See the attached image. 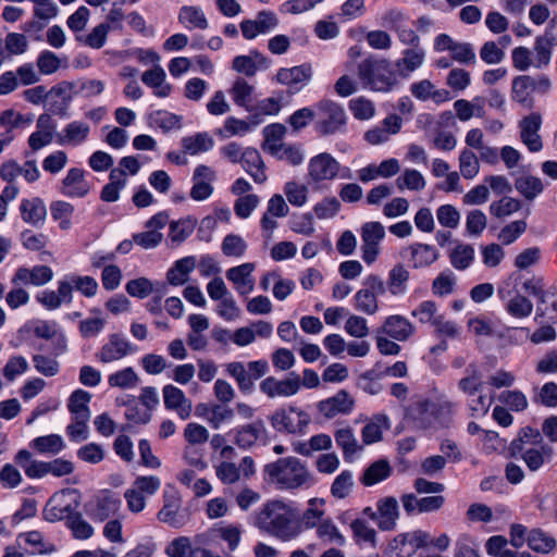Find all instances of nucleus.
Here are the masks:
<instances>
[{
	"label": "nucleus",
	"instance_id": "obj_1",
	"mask_svg": "<svg viewBox=\"0 0 557 557\" xmlns=\"http://www.w3.org/2000/svg\"><path fill=\"white\" fill-rule=\"evenodd\" d=\"M253 524L261 532L283 542L297 537L300 528L295 522L294 510L282 500H269L255 515Z\"/></svg>",
	"mask_w": 557,
	"mask_h": 557
},
{
	"label": "nucleus",
	"instance_id": "obj_2",
	"mask_svg": "<svg viewBox=\"0 0 557 557\" xmlns=\"http://www.w3.org/2000/svg\"><path fill=\"white\" fill-rule=\"evenodd\" d=\"M264 472L278 490H298L312 484L307 466L296 457L280 458L265 466Z\"/></svg>",
	"mask_w": 557,
	"mask_h": 557
},
{
	"label": "nucleus",
	"instance_id": "obj_3",
	"mask_svg": "<svg viewBox=\"0 0 557 557\" xmlns=\"http://www.w3.org/2000/svg\"><path fill=\"white\" fill-rule=\"evenodd\" d=\"M357 76L363 88L374 92H391L398 85L397 74L386 59L362 60L358 64Z\"/></svg>",
	"mask_w": 557,
	"mask_h": 557
},
{
	"label": "nucleus",
	"instance_id": "obj_4",
	"mask_svg": "<svg viewBox=\"0 0 557 557\" xmlns=\"http://www.w3.org/2000/svg\"><path fill=\"white\" fill-rule=\"evenodd\" d=\"M269 421L280 433L302 434L310 423V416L295 406H288L276 409L269 417Z\"/></svg>",
	"mask_w": 557,
	"mask_h": 557
},
{
	"label": "nucleus",
	"instance_id": "obj_5",
	"mask_svg": "<svg viewBox=\"0 0 557 557\" xmlns=\"http://www.w3.org/2000/svg\"><path fill=\"white\" fill-rule=\"evenodd\" d=\"M318 111L317 129L321 135H332L344 129L347 117L341 104L332 100H322L318 103Z\"/></svg>",
	"mask_w": 557,
	"mask_h": 557
},
{
	"label": "nucleus",
	"instance_id": "obj_6",
	"mask_svg": "<svg viewBox=\"0 0 557 557\" xmlns=\"http://www.w3.org/2000/svg\"><path fill=\"white\" fill-rule=\"evenodd\" d=\"M342 171L341 163L329 152H321L308 162V181L321 184L336 180Z\"/></svg>",
	"mask_w": 557,
	"mask_h": 557
},
{
	"label": "nucleus",
	"instance_id": "obj_7",
	"mask_svg": "<svg viewBox=\"0 0 557 557\" xmlns=\"http://www.w3.org/2000/svg\"><path fill=\"white\" fill-rule=\"evenodd\" d=\"M385 293V284L377 275H369L363 282V288L355 295V308L366 314H375L379 310L377 295Z\"/></svg>",
	"mask_w": 557,
	"mask_h": 557
},
{
	"label": "nucleus",
	"instance_id": "obj_8",
	"mask_svg": "<svg viewBox=\"0 0 557 557\" xmlns=\"http://www.w3.org/2000/svg\"><path fill=\"white\" fill-rule=\"evenodd\" d=\"M360 235L362 242V260L367 264H372L380 255V243L385 237V228L380 222H367L361 226Z\"/></svg>",
	"mask_w": 557,
	"mask_h": 557
},
{
	"label": "nucleus",
	"instance_id": "obj_9",
	"mask_svg": "<svg viewBox=\"0 0 557 557\" xmlns=\"http://www.w3.org/2000/svg\"><path fill=\"white\" fill-rule=\"evenodd\" d=\"M160 522L178 529L186 524L188 516L182 508V497L175 490L165 491L162 508L157 513Z\"/></svg>",
	"mask_w": 557,
	"mask_h": 557
},
{
	"label": "nucleus",
	"instance_id": "obj_10",
	"mask_svg": "<svg viewBox=\"0 0 557 557\" xmlns=\"http://www.w3.org/2000/svg\"><path fill=\"white\" fill-rule=\"evenodd\" d=\"M300 386V377L297 374H293L284 380L268 376L261 381L260 391L270 398L290 397L299 392Z\"/></svg>",
	"mask_w": 557,
	"mask_h": 557
},
{
	"label": "nucleus",
	"instance_id": "obj_11",
	"mask_svg": "<svg viewBox=\"0 0 557 557\" xmlns=\"http://www.w3.org/2000/svg\"><path fill=\"white\" fill-rule=\"evenodd\" d=\"M542 126V115L539 112H532L519 122L521 141L531 152H539L543 148V141L539 134Z\"/></svg>",
	"mask_w": 557,
	"mask_h": 557
},
{
	"label": "nucleus",
	"instance_id": "obj_12",
	"mask_svg": "<svg viewBox=\"0 0 557 557\" xmlns=\"http://www.w3.org/2000/svg\"><path fill=\"white\" fill-rule=\"evenodd\" d=\"M512 455L520 454L522 460L530 471H537L543 465L549 462L553 456V448L542 442L534 447L520 446L518 443H511Z\"/></svg>",
	"mask_w": 557,
	"mask_h": 557
},
{
	"label": "nucleus",
	"instance_id": "obj_13",
	"mask_svg": "<svg viewBox=\"0 0 557 557\" xmlns=\"http://www.w3.org/2000/svg\"><path fill=\"white\" fill-rule=\"evenodd\" d=\"M267 436L268 430L261 419L233 430L234 443L242 449L251 448L258 442L264 441Z\"/></svg>",
	"mask_w": 557,
	"mask_h": 557
},
{
	"label": "nucleus",
	"instance_id": "obj_14",
	"mask_svg": "<svg viewBox=\"0 0 557 557\" xmlns=\"http://www.w3.org/2000/svg\"><path fill=\"white\" fill-rule=\"evenodd\" d=\"M422 413L426 414L425 419L432 417L429 424L442 428L448 426L453 421L456 405L447 398H438L435 401H425L421 405Z\"/></svg>",
	"mask_w": 557,
	"mask_h": 557
},
{
	"label": "nucleus",
	"instance_id": "obj_15",
	"mask_svg": "<svg viewBox=\"0 0 557 557\" xmlns=\"http://www.w3.org/2000/svg\"><path fill=\"white\" fill-rule=\"evenodd\" d=\"M162 396L164 407L175 411L181 420H187L190 417L193 411L191 400L186 397L181 388L168 384L162 388Z\"/></svg>",
	"mask_w": 557,
	"mask_h": 557
},
{
	"label": "nucleus",
	"instance_id": "obj_16",
	"mask_svg": "<svg viewBox=\"0 0 557 557\" xmlns=\"http://www.w3.org/2000/svg\"><path fill=\"white\" fill-rule=\"evenodd\" d=\"M354 405V398L346 391L342 389L334 396L319 401L317 407L325 419H332L337 414L350 413Z\"/></svg>",
	"mask_w": 557,
	"mask_h": 557
},
{
	"label": "nucleus",
	"instance_id": "obj_17",
	"mask_svg": "<svg viewBox=\"0 0 557 557\" xmlns=\"http://www.w3.org/2000/svg\"><path fill=\"white\" fill-rule=\"evenodd\" d=\"M277 17L271 11H261L255 20H244L240 30L246 39H253L260 34H267L277 26Z\"/></svg>",
	"mask_w": 557,
	"mask_h": 557
},
{
	"label": "nucleus",
	"instance_id": "obj_18",
	"mask_svg": "<svg viewBox=\"0 0 557 557\" xmlns=\"http://www.w3.org/2000/svg\"><path fill=\"white\" fill-rule=\"evenodd\" d=\"M89 190L90 186L85 178V173L78 168L70 169L61 182V194L70 198H83Z\"/></svg>",
	"mask_w": 557,
	"mask_h": 557
},
{
	"label": "nucleus",
	"instance_id": "obj_19",
	"mask_svg": "<svg viewBox=\"0 0 557 557\" xmlns=\"http://www.w3.org/2000/svg\"><path fill=\"white\" fill-rule=\"evenodd\" d=\"M377 331L394 341L405 342L414 333V326L407 318L400 314H393L384 320Z\"/></svg>",
	"mask_w": 557,
	"mask_h": 557
},
{
	"label": "nucleus",
	"instance_id": "obj_20",
	"mask_svg": "<svg viewBox=\"0 0 557 557\" xmlns=\"http://www.w3.org/2000/svg\"><path fill=\"white\" fill-rule=\"evenodd\" d=\"M133 351L132 345L119 334H112L96 357L103 363L117 361Z\"/></svg>",
	"mask_w": 557,
	"mask_h": 557
},
{
	"label": "nucleus",
	"instance_id": "obj_21",
	"mask_svg": "<svg viewBox=\"0 0 557 557\" xmlns=\"http://www.w3.org/2000/svg\"><path fill=\"white\" fill-rule=\"evenodd\" d=\"M377 527L382 531H392L396 528L399 518L398 502L393 496L380 498L376 502Z\"/></svg>",
	"mask_w": 557,
	"mask_h": 557
},
{
	"label": "nucleus",
	"instance_id": "obj_22",
	"mask_svg": "<svg viewBox=\"0 0 557 557\" xmlns=\"http://www.w3.org/2000/svg\"><path fill=\"white\" fill-rule=\"evenodd\" d=\"M255 270L253 263H243L226 271V277L230 280L240 295H247L253 290L255 281L251 273Z\"/></svg>",
	"mask_w": 557,
	"mask_h": 557
},
{
	"label": "nucleus",
	"instance_id": "obj_23",
	"mask_svg": "<svg viewBox=\"0 0 557 557\" xmlns=\"http://www.w3.org/2000/svg\"><path fill=\"white\" fill-rule=\"evenodd\" d=\"M52 270L47 265H37L33 269L20 268L12 280V283L18 285H35L41 286L52 278Z\"/></svg>",
	"mask_w": 557,
	"mask_h": 557
},
{
	"label": "nucleus",
	"instance_id": "obj_24",
	"mask_svg": "<svg viewBox=\"0 0 557 557\" xmlns=\"http://www.w3.org/2000/svg\"><path fill=\"white\" fill-rule=\"evenodd\" d=\"M536 88V82L528 75L517 76L512 79L511 99L527 108L533 106L532 92Z\"/></svg>",
	"mask_w": 557,
	"mask_h": 557
},
{
	"label": "nucleus",
	"instance_id": "obj_25",
	"mask_svg": "<svg viewBox=\"0 0 557 557\" xmlns=\"http://www.w3.org/2000/svg\"><path fill=\"white\" fill-rule=\"evenodd\" d=\"M143 83L153 89L157 97L165 98L172 91V85L166 83L165 71L160 65H154L141 75Z\"/></svg>",
	"mask_w": 557,
	"mask_h": 557
},
{
	"label": "nucleus",
	"instance_id": "obj_26",
	"mask_svg": "<svg viewBox=\"0 0 557 557\" xmlns=\"http://www.w3.org/2000/svg\"><path fill=\"white\" fill-rule=\"evenodd\" d=\"M22 219L25 223L37 226L45 222L47 209L40 198L23 199L20 205Z\"/></svg>",
	"mask_w": 557,
	"mask_h": 557
},
{
	"label": "nucleus",
	"instance_id": "obj_27",
	"mask_svg": "<svg viewBox=\"0 0 557 557\" xmlns=\"http://www.w3.org/2000/svg\"><path fill=\"white\" fill-rule=\"evenodd\" d=\"M240 162L244 170L257 184H262L267 181L265 165L257 149L251 147L245 148V153Z\"/></svg>",
	"mask_w": 557,
	"mask_h": 557
},
{
	"label": "nucleus",
	"instance_id": "obj_28",
	"mask_svg": "<svg viewBox=\"0 0 557 557\" xmlns=\"http://www.w3.org/2000/svg\"><path fill=\"white\" fill-rule=\"evenodd\" d=\"M89 132L88 124L81 121L71 122L59 135L58 143L63 146H78L87 139Z\"/></svg>",
	"mask_w": 557,
	"mask_h": 557
},
{
	"label": "nucleus",
	"instance_id": "obj_29",
	"mask_svg": "<svg viewBox=\"0 0 557 557\" xmlns=\"http://www.w3.org/2000/svg\"><path fill=\"white\" fill-rule=\"evenodd\" d=\"M483 384L482 372L476 364L471 363L467 367L466 375L458 381L457 386L466 396L473 397L482 391Z\"/></svg>",
	"mask_w": 557,
	"mask_h": 557
},
{
	"label": "nucleus",
	"instance_id": "obj_30",
	"mask_svg": "<svg viewBox=\"0 0 557 557\" xmlns=\"http://www.w3.org/2000/svg\"><path fill=\"white\" fill-rule=\"evenodd\" d=\"M180 23L187 29H207L209 26L208 20L203 11L199 7L184 5L178 13Z\"/></svg>",
	"mask_w": 557,
	"mask_h": 557
},
{
	"label": "nucleus",
	"instance_id": "obj_31",
	"mask_svg": "<svg viewBox=\"0 0 557 557\" xmlns=\"http://www.w3.org/2000/svg\"><path fill=\"white\" fill-rule=\"evenodd\" d=\"M412 267L425 268L434 263L438 258L437 250L428 244H413L409 248Z\"/></svg>",
	"mask_w": 557,
	"mask_h": 557
},
{
	"label": "nucleus",
	"instance_id": "obj_32",
	"mask_svg": "<svg viewBox=\"0 0 557 557\" xmlns=\"http://www.w3.org/2000/svg\"><path fill=\"white\" fill-rule=\"evenodd\" d=\"M554 41L555 38L548 34L535 38L532 58L534 67L542 69L549 64Z\"/></svg>",
	"mask_w": 557,
	"mask_h": 557
},
{
	"label": "nucleus",
	"instance_id": "obj_33",
	"mask_svg": "<svg viewBox=\"0 0 557 557\" xmlns=\"http://www.w3.org/2000/svg\"><path fill=\"white\" fill-rule=\"evenodd\" d=\"M334 438L337 446L342 449L345 458L351 457L362 450V445L358 443L354 430L350 426L336 430Z\"/></svg>",
	"mask_w": 557,
	"mask_h": 557
},
{
	"label": "nucleus",
	"instance_id": "obj_34",
	"mask_svg": "<svg viewBox=\"0 0 557 557\" xmlns=\"http://www.w3.org/2000/svg\"><path fill=\"white\" fill-rule=\"evenodd\" d=\"M392 473V468L387 460L380 459L371 463L363 472L360 481L364 486H372L386 480Z\"/></svg>",
	"mask_w": 557,
	"mask_h": 557
},
{
	"label": "nucleus",
	"instance_id": "obj_35",
	"mask_svg": "<svg viewBox=\"0 0 557 557\" xmlns=\"http://www.w3.org/2000/svg\"><path fill=\"white\" fill-rule=\"evenodd\" d=\"M410 273L405 265L398 263L394 265L387 276L386 286L388 292L393 296H398L407 290V283L409 281Z\"/></svg>",
	"mask_w": 557,
	"mask_h": 557
},
{
	"label": "nucleus",
	"instance_id": "obj_36",
	"mask_svg": "<svg viewBox=\"0 0 557 557\" xmlns=\"http://www.w3.org/2000/svg\"><path fill=\"white\" fill-rule=\"evenodd\" d=\"M311 67L306 64L289 69H280L276 74V81L280 84L293 86L308 82L311 78Z\"/></svg>",
	"mask_w": 557,
	"mask_h": 557
},
{
	"label": "nucleus",
	"instance_id": "obj_37",
	"mask_svg": "<svg viewBox=\"0 0 557 557\" xmlns=\"http://www.w3.org/2000/svg\"><path fill=\"white\" fill-rule=\"evenodd\" d=\"M110 183L106 184L101 190L100 198L106 202H113L119 200L120 190L126 185L124 171L112 169L109 175Z\"/></svg>",
	"mask_w": 557,
	"mask_h": 557
},
{
	"label": "nucleus",
	"instance_id": "obj_38",
	"mask_svg": "<svg viewBox=\"0 0 557 557\" xmlns=\"http://www.w3.org/2000/svg\"><path fill=\"white\" fill-rule=\"evenodd\" d=\"M527 544L533 552L549 554L556 547V540L541 529H533L527 536Z\"/></svg>",
	"mask_w": 557,
	"mask_h": 557
},
{
	"label": "nucleus",
	"instance_id": "obj_39",
	"mask_svg": "<svg viewBox=\"0 0 557 557\" xmlns=\"http://www.w3.org/2000/svg\"><path fill=\"white\" fill-rule=\"evenodd\" d=\"M195 257H185L175 262L173 268L168 271L166 278L171 285H183L188 274L195 269Z\"/></svg>",
	"mask_w": 557,
	"mask_h": 557
},
{
	"label": "nucleus",
	"instance_id": "obj_40",
	"mask_svg": "<svg viewBox=\"0 0 557 557\" xmlns=\"http://www.w3.org/2000/svg\"><path fill=\"white\" fill-rule=\"evenodd\" d=\"M213 145V138L208 133H198L182 139L184 152L190 156L209 151Z\"/></svg>",
	"mask_w": 557,
	"mask_h": 557
},
{
	"label": "nucleus",
	"instance_id": "obj_41",
	"mask_svg": "<svg viewBox=\"0 0 557 557\" xmlns=\"http://www.w3.org/2000/svg\"><path fill=\"white\" fill-rule=\"evenodd\" d=\"M324 505L325 500L323 498L309 499L308 507L301 516V523L306 529L317 528L324 520Z\"/></svg>",
	"mask_w": 557,
	"mask_h": 557
},
{
	"label": "nucleus",
	"instance_id": "obj_42",
	"mask_svg": "<svg viewBox=\"0 0 557 557\" xmlns=\"http://www.w3.org/2000/svg\"><path fill=\"white\" fill-rule=\"evenodd\" d=\"M505 310L509 315L516 319H524L531 315L533 311V304L529 298L517 293L507 299Z\"/></svg>",
	"mask_w": 557,
	"mask_h": 557
},
{
	"label": "nucleus",
	"instance_id": "obj_43",
	"mask_svg": "<svg viewBox=\"0 0 557 557\" xmlns=\"http://www.w3.org/2000/svg\"><path fill=\"white\" fill-rule=\"evenodd\" d=\"M395 184L399 190L420 191L425 188L426 182L424 176L414 169H406L396 178Z\"/></svg>",
	"mask_w": 557,
	"mask_h": 557
},
{
	"label": "nucleus",
	"instance_id": "obj_44",
	"mask_svg": "<svg viewBox=\"0 0 557 557\" xmlns=\"http://www.w3.org/2000/svg\"><path fill=\"white\" fill-rule=\"evenodd\" d=\"M30 446L40 454L57 455L65 447L63 438L58 434H50L36 437Z\"/></svg>",
	"mask_w": 557,
	"mask_h": 557
},
{
	"label": "nucleus",
	"instance_id": "obj_45",
	"mask_svg": "<svg viewBox=\"0 0 557 557\" xmlns=\"http://www.w3.org/2000/svg\"><path fill=\"white\" fill-rule=\"evenodd\" d=\"M51 218L59 223L62 231H67L72 227V215L74 207L66 201L57 200L50 205Z\"/></svg>",
	"mask_w": 557,
	"mask_h": 557
},
{
	"label": "nucleus",
	"instance_id": "obj_46",
	"mask_svg": "<svg viewBox=\"0 0 557 557\" xmlns=\"http://www.w3.org/2000/svg\"><path fill=\"white\" fill-rule=\"evenodd\" d=\"M253 91L255 87L252 85L248 84L244 78H237L234 82L230 94L237 106L252 111V109L249 108V104L252 101Z\"/></svg>",
	"mask_w": 557,
	"mask_h": 557
},
{
	"label": "nucleus",
	"instance_id": "obj_47",
	"mask_svg": "<svg viewBox=\"0 0 557 557\" xmlns=\"http://www.w3.org/2000/svg\"><path fill=\"white\" fill-rule=\"evenodd\" d=\"M515 187L528 200H533L544 189L541 178L532 175L518 177L515 182Z\"/></svg>",
	"mask_w": 557,
	"mask_h": 557
},
{
	"label": "nucleus",
	"instance_id": "obj_48",
	"mask_svg": "<svg viewBox=\"0 0 557 557\" xmlns=\"http://www.w3.org/2000/svg\"><path fill=\"white\" fill-rule=\"evenodd\" d=\"M205 409L206 412L203 413V417L209 425L214 430H219L223 423L228 422L234 418L233 409L226 406L213 405L211 407H205Z\"/></svg>",
	"mask_w": 557,
	"mask_h": 557
},
{
	"label": "nucleus",
	"instance_id": "obj_49",
	"mask_svg": "<svg viewBox=\"0 0 557 557\" xmlns=\"http://www.w3.org/2000/svg\"><path fill=\"white\" fill-rule=\"evenodd\" d=\"M352 536L358 544H368L371 547L376 545V531L363 519H355L350 523Z\"/></svg>",
	"mask_w": 557,
	"mask_h": 557
},
{
	"label": "nucleus",
	"instance_id": "obj_50",
	"mask_svg": "<svg viewBox=\"0 0 557 557\" xmlns=\"http://www.w3.org/2000/svg\"><path fill=\"white\" fill-rule=\"evenodd\" d=\"M449 260L455 269L466 270L474 260V248L469 244H459L449 253Z\"/></svg>",
	"mask_w": 557,
	"mask_h": 557
},
{
	"label": "nucleus",
	"instance_id": "obj_51",
	"mask_svg": "<svg viewBox=\"0 0 557 557\" xmlns=\"http://www.w3.org/2000/svg\"><path fill=\"white\" fill-rule=\"evenodd\" d=\"M90 394L83 389H76L72 393L69 399L67 408L73 417L90 418L88 403L90 401Z\"/></svg>",
	"mask_w": 557,
	"mask_h": 557
},
{
	"label": "nucleus",
	"instance_id": "obj_52",
	"mask_svg": "<svg viewBox=\"0 0 557 557\" xmlns=\"http://www.w3.org/2000/svg\"><path fill=\"white\" fill-rule=\"evenodd\" d=\"M286 134V127L283 124L274 123L268 125L263 128L264 141L262 144V149L268 151L269 153L284 144L282 141L284 135Z\"/></svg>",
	"mask_w": 557,
	"mask_h": 557
},
{
	"label": "nucleus",
	"instance_id": "obj_53",
	"mask_svg": "<svg viewBox=\"0 0 557 557\" xmlns=\"http://www.w3.org/2000/svg\"><path fill=\"white\" fill-rule=\"evenodd\" d=\"M354 484L352 472L344 470L334 479L331 485V494L337 499H344L351 493Z\"/></svg>",
	"mask_w": 557,
	"mask_h": 557
},
{
	"label": "nucleus",
	"instance_id": "obj_54",
	"mask_svg": "<svg viewBox=\"0 0 557 557\" xmlns=\"http://www.w3.org/2000/svg\"><path fill=\"white\" fill-rule=\"evenodd\" d=\"M442 314L438 306L433 300H424L411 311V317L422 324H432Z\"/></svg>",
	"mask_w": 557,
	"mask_h": 557
},
{
	"label": "nucleus",
	"instance_id": "obj_55",
	"mask_svg": "<svg viewBox=\"0 0 557 557\" xmlns=\"http://www.w3.org/2000/svg\"><path fill=\"white\" fill-rule=\"evenodd\" d=\"M459 169L466 180H472L479 174L480 161L475 153L470 149H463L459 156Z\"/></svg>",
	"mask_w": 557,
	"mask_h": 557
},
{
	"label": "nucleus",
	"instance_id": "obj_56",
	"mask_svg": "<svg viewBox=\"0 0 557 557\" xmlns=\"http://www.w3.org/2000/svg\"><path fill=\"white\" fill-rule=\"evenodd\" d=\"M288 202L295 207H302L308 200L309 189L305 184L290 181L284 186Z\"/></svg>",
	"mask_w": 557,
	"mask_h": 557
},
{
	"label": "nucleus",
	"instance_id": "obj_57",
	"mask_svg": "<svg viewBox=\"0 0 557 557\" xmlns=\"http://www.w3.org/2000/svg\"><path fill=\"white\" fill-rule=\"evenodd\" d=\"M108 383L112 387L129 388L138 383V375L133 368L127 367L108 376Z\"/></svg>",
	"mask_w": 557,
	"mask_h": 557
},
{
	"label": "nucleus",
	"instance_id": "obj_58",
	"mask_svg": "<svg viewBox=\"0 0 557 557\" xmlns=\"http://www.w3.org/2000/svg\"><path fill=\"white\" fill-rule=\"evenodd\" d=\"M317 535L319 539L329 543H334L337 545H343L345 543L344 535L339 532L331 519H324L320 522V524L317 527Z\"/></svg>",
	"mask_w": 557,
	"mask_h": 557
},
{
	"label": "nucleus",
	"instance_id": "obj_59",
	"mask_svg": "<svg viewBox=\"0 0 557 557\" xmlns=\"http://www.w3.org/2000/svg\"><path fill=\"white\" fill-rule=\"evenodd\" d=\"M382 424L387 428V419L385 417H376L375 420L367 423L361 432L362 442L366 445L380 442L383 437Z\"/></svg>",
	"mask_w": 557,
	"mask_h": 557
},
{
	"label": "nucleus",
	"instance_id": "obj_60",
	"mask_svg": "<svg viewBox=\"0 0 557 557\" xmlns=\"http://www.w3.org/2000/svg\"><path fill=\"white\" fill-rule=\"evenodd\" d=\"M270 153L280 160L287 161L292 165H299L304 161V153L300 147L296 145L282 144Z\"/></svg>",
	"mask_w": 557,
	"mask_h": 557
},
{
	"label": "nucleus",
	"instance_id": "obj_61",
	"mask_svg": "<svg viewBox=\"0 0 557 557\" xmlns=\"http://www.w3.org/2000/svg\"><path fill=\"white\" fill-rule=\"evenodd\" d=\"M161 486V481L158 476H138L132 484V488L140 494L144 498L154 495Z\"/></svg>",
	"mask_w": 557,
	"mask_h": 557
},
{
	"label": "nucleus",
	"instance_id": "obj_62",
	"mask_svg": "<svg viewBox=\"0 0 557 557\" xmlns=\"http://www.w3.org/2000/svg\"><path fill=\"white\" fill-rule=\"evenodd\" d=\"M221 249L222 252L227 257L239 258L244 256L247 249V244L239 235L228 234L224 237Z\"/></svg>",
	"mask_w": 557,
	"mask_h": 557
},
{
	"label": "nucleus",
	"instance_id": "obj_63",
	"mask_svg": "<svg viewBox=\"0 0 557 557\" xmlns=\"http://www.w3.org/2000/svg\"><path fill=\"white\" fill-rule=\"evenodd\" d=\"M184 438L193 446L203 445L209 441L210 434L206 426L196 422H190L186 424L184 429Z\"/></svg>",
	"mask_w": 557,
	"mask_h": 557
},
{
	"label": "nucleus",
	"instance_id": "obj_64",
	"mask_svg": "<svg viewBox=\"0 0 557 557\" xmlns=\"http://www.w3.org/2000/svg\"><path fill=\"white\" fill-rule=\"evenodd\" d=\"M193 549L190 539L180 536L169 543L165 547V554L169 557H190Z\"/></svg>",
	"mask_w": 557,
	"mask_h": 557
}]
</instances>
